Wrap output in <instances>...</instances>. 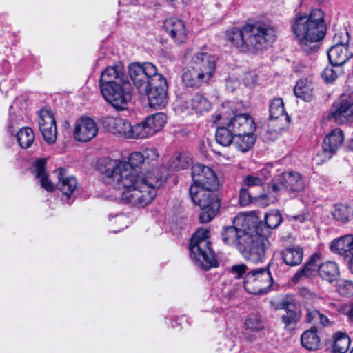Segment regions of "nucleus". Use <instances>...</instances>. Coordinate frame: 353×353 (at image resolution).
Wrapping results in <instances>:
<instances>
[{
    "mask_svg": "<svg viewBox=\"0 0 353 353\" xmlns=\"http://www.w3.org/2000/svg\"><path fill=\"white\" fill-rule=\"evenodd\" d=\"M191 175L193 183L189 194L192 202L201 209L200 222L207 223L216 216L220 209L221 201L215 192L219 185V180L210 168L199 163L192 165Z\"/></svg>",
    "mask_w": 353,
    "mask_h": 353,
    "instance_id": "1",
    "label": "nucleus"
},
{
    "mask_svg": "<svg viewBox=\"0 0 353 353\" xmlns=\"http://www.w3.org/2000/svg\"><path fill=\"white\" fill-rule=\"evenodd\" d=\"M158 157V151L154 148L134 152V199L139 208L150 204L157 195V189L166 181L159 169L150 170V162Z\"/></svg>",
    "mask_w": 353,
    "mask_h": 353,
    "instance_id": "2",
    "label": "nucleus"
},
{
    "mask_svg": "<svg viewBox=\"0 0 353 353\" xmlns=\"http://www.w3.org/2000/svg\"><path fill=\"white\" fill-rule=\"evenodd\" d=\"M132 65V63L129 64V70ZM132 80L130 71L126 72L121 63L107 67L101 74V93L113 108L123 110L132 97Z\"/></svg>",
    "mask_w": 353,
    "mask_h": 353,
    "instance_id": "3",
    "label": "nucleus"
},
{
    "mask_svg": "<svg viewBox=\"0 0 353 353\" xmlns=\"http://www.w3.org/2000/svg\"><path fill=\"white\" fill-rule=\"evenodd\" d=\"M290 29L303 51L315 52L326 32L324 13L321 9H314L308 15L299 12L290 21Z\"/></svg>",
    "mask_w": 353,
    "mask_h": 353,
    "instance_id": "4",
    "label": "nucleus"
},
{
    "mask_svg": "<svg viewBox=\"0 0 353 353\" xmlns=\"http://www.w3.org/2000/svg\"><path fill=\"white\" fill-rule=\"evenodd\" d=\"M221 236L225 244L234 245L246 260L252 263L262 261L270 245L268 238L252 235L235 225L224 227Z\"/></svg>",
    "mask_w": 353,
    "mask_h": 353,
    "instance_id": "5",
    "label": "nucleus"
},
{
    "mask_svg": "<svg viewBox=\"0 0 353 353\" xmlns=\"http://www.w3.org/2000/svg\"><path fill=\"white\" fill-rule=\"evenodd\" d=\"M227 39L242 51L263 50L276 39V30L265 23L245 24L231 28Z\"/></svg>",
    "mask_w": 353,
    "mask_h": 353,
    "instance_id": "6",
    "label": "nucleus"
},
{
    "mask_svg": "<svg viewBox=\"0 0 353 353\" xmlns=\"http://www.w3.org/2000/svg\"><path fill=\"white\" fill-rule=\"evenodd\" d=\"M132 153H130L128 160H110L101 171L104 182L119 191L121 199L125 203H130L132 198Z\"/></svg>",
    "mask_w": 353,
    "mask_h": 353,
    "instance_id": "7",
    "label": "nucleus"
},
{
    "mask_svg": "<svg viewBox=\"0 0 353 353\" xmlns=\"http://www.w3.org/2000/svg\"><path fill=\"white\" fill-rule=\"evenodd\" d=\"M208 234V230L199 229L192 236L189 243L192 259L205 270L219 265L214 253L212 250Z\"/></svg>",
    "mask_w": 353,
    "mask_h": 353,
    "instance_id": "8",
    "label": "nucleus"
},
{
    "mask_svg": "<svg viewBox=\"0 0 353 353\" xmlns=\"http://www.w3.org/2000/svg\"><path fill=\"white\" fill-rule=\"evenodd\" d=\"M268 267L253 270L245 276L243 286L245 290L252 294H263L270 291L273 279Z\"/></svg>",
    "mask_w": 353,
    "mask_h": 353,
    "instance_id": "9",
    "label": "nucleus"
},
{
    "mask_svg": "<svg viewBox=\"0 0 353 353\" xmlns=\"http://www.w3.org/2000/svg\"><path fill=\"white\" fill-rule=\"evenodd\" d=\"M157 75H159L157 68L152 63L134 62V86L140 95V100L145 99L147 89L156 81Z\"/></svg>",
    "mask_w": 353,
    "mask_h": 353,
    "instance_id": "10",
    "label": "nucleus"
},
{
    "mask_svg": "<svg viewBox=\"0 0 353 353\" xmlns=\"http://www.w3.org/2000/svg\"><path fill=\"white\" fill-rule=\"evenodd\" d=\"M349 39V33L347 31L334 35V40L336 43L327 52L329 61L333 66H342L352 57L348 46Z\"/></svg>",
    "mask_w": 353,
    "mask_h": 353,
    "instance_id": "11",
    "label": "nucleus"
},
{
    "mask_svg": "<svg viewBox=\"0 0 353 353\" xmlns=\"http://www.w3.org/2000/svg\"><path fill=\"white\" fill-rule=\"evenodd\" d=\"M328 119L337 124L353 121V97L342 94L336 99L331 107Z\"/></svg>",
    "mask_w": 353,
    "mask_h": 353,
    "instance_id": "12",
    "label": "nucleus"
},
{
    "mask_svg": "<svg viewBox=\"0 0 353 353\" xmlns=\"http://www.w3.org/2000/svg\"><path fill=\"white\" fill-rule=\"evenodd\" d=\"M156 81L152 82L150 85V88L147 89L145 95L147 97L148 104L154 109L164 108L168 104V85L166 79L162 75H157Z\"/></svg>",
    "mask_w": 353,
    "mask_h": 353,
    "instance_id": "13",
    "label": "nucleus"
},
{
    "mask_svg": "<svg viewBox=\"0 0 353 353\" xmlns=\"http://www.w3.org/2000/svg\"><path fill=\"white\" fill-rule=\"evenodd\" d=\"M98 133V127L95 121L90 117H82L74 124L73 137L78 142H88Z\"/></svg>",
    "mask_w": 353,
    "mask_h": 353,
    "instance_id": "14",
    "label": "nucleus"
},
{
    "mask_svg": "<svg viewBox=\"0 0 353 353\" xmlns=\"http://www.w3.org/2000/svg\"><path fill=\"white\" fill-rule=\"evenodd\" d=\"M39 126L43 139L49 144L57 140V125L52 112L49 109H42L39 118Z\"/></svg>",
    "mask_w": 353,
    "mask_h": 353,
    "instance_id": "15",
    "label": "nucleus"
},
{
    "mask_svg": "<svg viewBox=\"0 0 353 353\" xmlns=\"http://www.w3.org/2000/svg\"><path fill=\"white\" fill-rule=\"evenodd\" d=\"M102 125L112 134L125 139L132 138V126L125 119L107 116L102 119Z\"/></svg>",
    "mask_w": 353,
    "mask_h": 353,
    "instance_id": "16",
    "label": "nucleus"
},
{
    "mask_svg": "<svg viewBox=\"0 0 353 353\" xmlns=\"http://www.w3.org/2000/svg\"><path fill=\"white\" fill-rule=\"evenodd\" d=\"M190 65L210 79L216 70V60L214 57L207 52H197L194 54Z\"/></svg>",
    "mask_w": 353,
    "mask_h": 353,
    "instance_id": "17",
    "label": "nucleus"
},
{
    "mask_svg": "<svg viewBox=\"0 0 353 353\" xmlns=\"http://www.w3.org/2000/svg\"><path fill=\"white\" fill-rule=\"evenodd\" d=\"M236 136L241 134H252L255 130V123L252 117L247 113L236 114L228 123Z\"/></svg>",
    "mask_w": 353,
    "mask_h": 353,
    "instance_id": "18",
    "label": "nucleus"
},
{
    "mask_svg": "<svg viewBox=\"0 0 353 353\" xmlns=\"http://www.w3.org/2000/svg\"><path fill=\"white\" fill-rule=\"evenodd\" d=\"M181 79L185 87L192 88H199L203 84L208 83L211 80L210 77L191 65L183 69Z\"/></svg>",
    "mask_w": 353,
    "mask_h": 353,
    "instance_id": "19",
    "label": "nucleus"
},
{
    "mask_svg": "<svg viewBox=\"0 0 353 353\" xmlns=\"http://www.w3.org/2000/svg\"><path fill=\"white\" fill-rule=\"evenodd\" d=\"M164 28L170 37L180 44L187 39V32L183 21L176 18H170L164 21Z\"/></svg>",
    "mask_w": 353,
    "mask_h": 353,
    "instance_id": "20",
    "label": "nucleus"
},
{
    "mask_svg": "<svg viewBox=\"0 0 353 353\" xmlns=\"http://www.w3.org/2000/svg\"><path fill=\"white\" fill-rule=\"evenodd\" d=\"M330 248L332 252L339 254L349 256L347 253L350 254L351 256L350 268L353 272V235H345L332 241Z\"/></svg>",
    "mask_w": 353,
    "mask_h": 353,
    "instance_id": "21",
    "label": "nucleus"
},
{
    "mask_svg": "<svg viewBox=\"0 0 353 353\" xmlns=\"http://www.w3.org/2000/svg\"><path fill=\"white\" fill-rule=\"evenodd\" d=\"M343 134L341 130L334 129L324 139L323 152L328 159L336 152L343 142Z\"/></svg>",
    "mask_w": 353,
    "mask_h": 353,
    "instance_id": "22",
    "label": "nucleus"
},
{
    "mask_svg": "<svg viewBox=\"0 0 353 353\" xmlns=\"http://www.w3.org/2000/svg\"><path fill=\"white\" fill-rule=\"evenodd\" d=\"M279 183L289 192H299L304 189V182L299 173L290 171L279 176Z\"/></svg>",
    "mask_w": 353,
    "mask_h": 353,
    "instance_id": "23",
    "label": "nucleus"
},
{
    "mask_svg": "<svg viewBox=\"0 0 353 353\" xmlns=\"http://www.w3.org/2000/svg\"><path fill=\"white\" fill-rule=\"evenodd\" d=\"M59 182L57 188L69 198L75 191L77 187V181L74 176H66L65 170L59 168L55 170Z\"/></svg>",
    "mask_w": 353,
    "mask_h": 353,
    "instance_id": "24",
    "label": "nucleus"
},
{
    "mask_svg": "<svg viewBox=\"0 0 353 353\" xmlns=\"http://www.w3.org/2000/svg\"><path fill=\"white\" fill-rule=\"evenodd\" d=\"M282 308L285 311V314L282 315V321L285 324V327L288 330H293L301 318V312L296 306L285 301L282 302Z\"/></svg>",
    "mask_w": 353,
    "mask_h": 353,
    "instance_id": "25",
    "label": "nucleus"
},
{
    "mask_svg": "<svg viewBox=\"0 0 353 353\" xmlns=\"http://www.w3.org/2000/svg\"><path fill=\"white\" fill-rule=\"evenodd\" d=\"M317 270L319 276L325 281L332 283L339 280L340 270L339 265L333 261H326L318 264Z\"/></svg>",
    "mask_w": 353,
    "mask_h": 353,
    "instance_id": "26",
    "label": "nucleus"
},
{
    "mask_svg": "<svg viewBox=\"0 0 353 353\" xmlns=\"http://www.w3.org/2000/svg\"><path fill=\"white\" fill-rule=\"evenodd\" d=\"M283 261L289 266H296L301 263L303 259V250L299 246H288L280 253Z\"/></svg>",
    "mask_w": 353,
    "mask_h": 353,
    "instance_id": "27",
    "label": "nucleus"
},
{
    "mask_svg": "<svg viewBox=\"0 0 353 353\" xmlns=\"http://www.w3.org/2000/svg\"><path fill=\"white\" fill-rule=\"evenodd\" d=\"M320 260L319 254H313L303 268L299 270L293 276L292 281L298 283L305 279H310L315 275L317 270L318 262Z\"/></svg>",
    "mask_w": 353,
    "mask_h": 353,
    "instance_id": "28",
    "label": "nucleus"
},
{
    "mask_svg": "<svg viewBox=\"0 0 353 353\" xmlns=\"http://www.w3.org/2000/svg\"><path fill=\"white\" fill-rule=\"evenodd\" d=\"M46 160L41 159L35 161L34 164V172L35 176L40 180L41 186L48 192L54 189V185L48 179V174L46 172Z\"/></svg>",
    "mask_w": 353,
    "mask_h": 353,
    "instance_id": "29",
    "label": "nucleus"
},
{
    "mask_svg": "<svg viewBox=\"0 0 353 353\" xmlns=\"http://www.w3.org/2000/svg\"><path fill=\"white\" fill-rule=\"evenodd\" d=\"M301 345L308 350H317L320 347V338L317 334V329L313 327L303 332L301 339Z\"/></svg>",
    "mask_w": 353,
    "mask_h": 353,
    "instance_id": "30",
    "label": "nucleus"
},
{
    "mask_svg": "<svg viewBox=\"0 0 353 353\" xmlns=\"http://www.w3.org/2000/svg\"><path fill=\"white\" fill-rule=\"evenodd\" d=\"M313 85L307 79H300L294 87V92L297 98L310 101L313 98Z\"/></svg>",
    "mask_w": 353,
    "mask_h": 353,
    "instance_id": "31",
    "label": "nucleus"
},
{
    "mask_svg": "<svg viewBox=\"0 0 353 353\" xmlns=\"http://www.w3.org/2000/svg\"><path fill=\"white\" fill-rule=\"evenodd\" d=\"M144 120L150 132L154 135L164 127L166 123L167 116L163 112H159L148 116Z\"/></svg>",
    "mask_w": 353,
    "mask_h": 353,
    "instance_id": "32",
    "label": "nucleus"
},
{
    "mask_svg": "<svg viewBox=\"0 0 353 353\" xmlns=\"http://www.w3.org/2000/svg\"><path fill=\"white\" fill-rule=\"evenodd\" d=\"M215 138L216 142L223 146H229L236 139L235 133L227 126L219 127L216 130Z\"/></svg>",
    "mask_w": 353,
    "mask_h": 353,
    "instance_id": "33",
    "label": "nucleus"
},
{
    "mask_svg": "<svg viewBox=\"0 0 353 353\" xmlns=\"http://www.w3.org/2000/svg\"><path fill=\"white\" fill-rule=\"evenodd\" d=\"M333 352L334 353H345L350 345L348 335L342 332L336 333L334 336Z\"/></svg>",
    "mask_w": 353,
    "mask_h": 353,
    "instance_id": "34",
    "label": "nucleus"
},
{
    "mask_svg": "<svg viewBox=\"0 0 353 353\" xmlns=\"http://www.w3.org/2000/svg\"><path fill=\"white\" fill-rule=\"evenodd\" d=\"M17 140L22 148H28L34 141L33 130L28 127L21 128L17 133Z\"/></svg>",
    "mask_w": 353,
    "mask_h": 353,
    "instance_id": "35",
    "label": "nucleus"
},
{
    "mask_svg": "<svg viewBox=\"0 0 353 353\" xmlns=\"http://www.w3.org/2000/svg\"><path fill=\"white\" fill-rule=\"evenodd\" d=\"M270 119H277L281 117H285V119L289 122L290 117L288 115L285 114L284 103L281 98H276L273 99L270 105Z\"/></svg>",
    "mask_w": 353,
    "mask_h": 353,
    "instance_id": "36",
    "label": "nucleus"
},
{
    "mask_svg": "<svg viewBox=\"0 0 353 353\" xmlns=\"http://www.w3.org/2000/svg\"><path fill=\"white\" fill-rule=\"evenodd\" d=\"M255 137L254 132L252 134H241L236 136L234 143L239 150L243 152H248L254 144Z\"/></svg>",
    "mask_w": 353,
    "mask_h": 353,
    "instance_id": "37",
    "label": "nucleus"
},
{
    "mask_svg": "<svg viewBox=\"0 0 353 353\" xmlns=\"http://www.w3.org/2000/svg\"><path fill=\"white\" fill-rule=\"evenodd\" d=\"M191 106L197 113L202 114L210 109L211 103L202 94L196 93L192 99Z\"/></svg>",
    "mask_w": 353,
    "mask_h": 353,
    "instance_id": "38",
    "label": "nucleus"
},
{
    "mask_svg": "<svg viewBox=\"0 0 353 353\" xmlns=\"http://www.w3.org/2000/svg\"><path fill=\"white\" fill-rule=\"evenodd\" d=\"M244 325L247 329L253 332L262 330L264 327L261 316L259 314H251L246 319Z\"/></svg>",
    "mask_w": 353,
    "mask_h": 353,
    "instance_id": "39",
    "label": "nucleus"
},
{
    "mask_svg": "<svg viewBox=\"0 0 353 353\" xmlns=\"http://www.w3.org/2000/svg\"><path fill=\"white\" fill-rule=\"evenodd\" d=\"M350 214L351 210L349 206L341 203L336 204L332 212L333 216L336 220L342 222L348 221Z\"/></svg>",
    "mask_w": 353,
    "mask_h": 353,
    "instance_id": "40",
    "label": "nucleus"
},
{
    "mask_svg": "<svg viewBox=\"0 0 353 353\" xmlns=\"http://www.w3.org/2000/svg\"><path fill=\"white\" fill-rule=\"evenodd\" d=\"M145 120L134 125V139H143L152 136Z\"/></svg>",
    "mask_w": 353,
    "mask_h": 353,
    "instance_id": "41",
    "label": "nucleus"
},
{
    "mask_svg": "<svg viewBox=\"0 0 353 353\" xmlns=\"http://www.w3.org/2000/svg\"><path fill=\"white\" fill-rule=\"evenodd\" d=\"M192 164V160L185 154H179L172 161L171 167L174 170H181L188 168Z\"/></svg>",
    "mask_w": 353,
    "mask_h": 353,
    "instance_id": "42",
    "label": "nucleus"
},
{
    "mask_svg": "<svg viewBox=\"0 0 353 353\" xmlns=\"http://www.w3.org/2000/svg\"><path fill=\"white\" fill-rule=\"evenodd\" d=\"M282 222V216L279 211H272L265 216V223L269 229L276 228Z\"/></svg>",
    "mask_w": 353,
    "mask_h": 353,
    "instance_id": "43",
    "label": "nucleus"
},
{
    "mask_svg": "<svg viewBox=\"0 0 353 353\" xmlns=\"http://www.w3.org/2000/svg\"><path fill=\"white\" fill-rule=\"evenodd\" d=\"M266 194H261L258 197H252L245 188H242L240 191L239 195V203L242 206L248 205V204L255 202L259 199H265L267 198Z\"/></svg>",
    "mask_w": 353,
    "mask_h": 353,
    "instance_id": "44",
    "label": "nucleus"
},
{
    "mask_svg": "<svg viewBox=\"0 0 353 353\" xmlns=\"http://www.w3.org/2000/svg\"><path fill=\"white\" fill-rule=\"evenodd\" d=\"M338 292L344 296H351L353 295V282L345 280L341 281L337 286Z\"/></svg>",
    "mask_w": 353,
    "mask_h": 353,
    "instance_id": "45",
    "label": "nucleus"
},
{
    "mask_svg": "<svg viewBox=\"0 0 353 353\" xmlns=\"http://www.w3.org/2000/svg\"><path fill=\"white\" fill-rule=\"evenodd\" d=\"M333 67L332 65L331 67L325 68L321 74V77L327 83L334 81L337 79L339 73H342L343 72L341 69L335 70Z\"/></svg>",
    "mask_w": 353,
    "mask_h": 353,
    "instance_id": "46",
    "label": "nucleus"
},
{
    "mask_svg": "<svg viewBox=\"0 0 353 353\" xmlns=\"http://www.w3.org/2000/svg\"><path fill=\"white\" fill-rule=\"evenodd\" d=\"M263 183V179L259 176L248 174L243 179V184L247 187L259 186Z\"/></svg>",
    "mask_w": 353,
    "mask_h": 353,
    "instance_id": "47",
    "label": "nucleus"
},
{
    "mask_svg": "<svg viewBox=\"0 0 353 353\" xmlns=\"http://www.w3.org/2000/svg\"><path fill=\"white\" fill-rule=\"evenodd\" d=\"M270 232L269 228H268L265 223H263L260 221L258 224L255 225V232H250L252 235H257L259 236H263L264 238H268L267 234Z\"/></svg>",
    "mask_w": 353,
    "mask_h": 353,
    "instance_id": "48",
    "label": "nucleus"
},
{
    "mask_svg": "<svg viewBox=\"0 0 353 353\" xmlns=\"http://www.w3.org/2000/svg\"><path fill=\"white\" fill-rule=\"evenodd\" d=\"M320 312L316 310H307L306 321L309 323H318Z\"/></svg>",
    "mask_w": 353,
    "mask_h": 353,
    "instance_id": "49",
    "label": "nucleus"
},
{
    "mask_svg": "<svg viewBox=\"0 0 353 353\" xmlns=\"http://www.w3.org/2000/svg\"><path fill=\"white\" fill-rule=\"evenodd\" d=\"M21 121V117L17 116L16 114H11L10 117L9 124H8V130L11 133H14L15 132V125L19 124Z\"/></svg>",
    "mask_w": 353,
    "mask_h": 353,
    "instance_id": "50",
    "label": "nucleus"
},
{
    "mask_svg": "<svg viewBox=\"0 0 353 353\" xmlns=\"http://www.w3.org/2000/svg\"><path fill=\"white\" fill-rule=\"evenodd\" d=\"M246 270L247 266L245 264L235 265L231 268V272L236 274V279L242 277L245 273Z\"/></svg>",
    "mask_w": 353,
    "mask_h": 353,
    "instance_id": "51",
    "label": "nucleus"
},
{
    "mask_svg": "<svg viewBox=\"0 0 353 353\" xmlns=\"http://www.w3.org/2000/svg\"><path fill=\"white\" fill-rule=\"evenodd\" d=\"M299 294L303 298L308 299H312L315 296L314 293L312 292L309 289L305 287L299 288Z\"/></svg>",
    "mask_w": 353,
    "mask_h": 353,
    "instance_id": "52",
    "label": "nucleus"
},
{
    "mask_svg": "<svg viewBox=\"0 0 353 353\" xmlns=\"http://www.w3.org/2000/svg\"><path fill=\"white\" fill-rule=\"evenodd\" d=\"M116 223L118 224H125V228H127L130 225V221L125 216L119 215L117 218Z\"/></svg>",
    "mask_w": 353,
    "mask_h": 353,
    "instance_id": "53",
    "label": "nucleus"
},
{
    "mask_svg": "<svg viewBox=\"0 0 353 353\" xmlns=\"http://www.w3.org/2000/svg\"><path fill=\"white\" fill-rule=\"evenodd\" d=\"M257 176H259L262 177L263 179V182L268 179L269 177H270V172L268 169H262L258 173Z\"/></svg>",
    "mask_w": 353,
    "mask_h": 353,
    "instance_id": "54",
    "label": "nucleus"
},
{
    "mask_svg": "<svg viewBox=\"0 0 353 353\" xmlns=\"http://www.w3.org/2000/svg\"><path fill=\"white\" fill-rule=\"evenodd\" d=\"M345 314L348 316L350 321L353 323V304L347 307Z\"/></svg>",
    "mask_w": 353,
    "mask_h": 353,
    "instance_id": "55",
    "label": "nucleus"
},
{
    "mask_svg": "<svg viewBox=\"0 0 353 353\" xmlns=\"http://www.w3.org/2000/svg\"><path fill=\"white\" fill-rule=\"evenodd\" d=\"M328 318L326 316L323 315V314L320 313V317L319 319L318 323L322 325L323 326H325L328 324Z\"/></svg>",
    "mask_w": 353,
    "mask_h": 353,
    "instance_id": "56",
    "label": "nucleus"
},
{
    "mask_svg": "<svg viewBox=\"0 0 353 353\" xmlns=\"http://www.w3.org/2000/svg\"><path fill=\"white\" fill-rule=\"evenodd\" d=\"M269 189L270 192H272L275 194H277L280 191L279 187L275 183H271L269 185Z\"/></svg>",
    "mask_w": 353,
    "mask_h": 353,
    "instance_id": "57",
    "label": "nucleus"
},
{
    "mask_svg": "<svg viewBox=\"0 0 353 353\" xmlns=\"http://www.w3.org/2000/svg\"><path fill=\"white\" fill-rule=\"evenodd\" d=\"M292 219L295 220V221H298L301 223H303L305 220V217L301 215V214H299V215H296V216H292Z\"/></svg>",
    "mask_w": 353,
    "mask_h": 353,
    "instance_id": "58",
    "label": "nucleus"
},
{
    "mask_svg": "<svg viewBox=\"0 0 353 353\" xmlns=\"http://www.w3.org/2000/svg\"><path fill=\"white\" fill-rule=\"evenodd\" d=\"M237 221H238V220L234 219V224H236V222Z\"/></svg>",
    "mask_w": 353,
    "mask_h": 353,
    "instance_id": "59",
    "label": "nucleus"
},
{
    "mask_svg": "<svg viewBox=\"0 0 353 353\" xmlns=\"http://www.w3.org/2000/svg\"><path fill=\"white\" fill-rule=\"evenodd\" d=\"M168 1L172 2L174 0H167Z\"/></svg>",
    "mask_w": 353,
    "mask_h": 353,
    "instance_id": "60",
    "label": "nucleus"
},
{
    "mask_svg": "<svg viewBox=\"0 0 353 353\" xmlns=\"http://www.w3.org/2000/svg\"><path fill=\"white\" fill-rule=\"evenodd\" d=\"M350 353H353V348L351 350Z\"/></svg>",
    "mask_w": 353,
    "mask_h": 353,
    "instance_id": "61",
    "label": "nucleus"
}]
</instances>
